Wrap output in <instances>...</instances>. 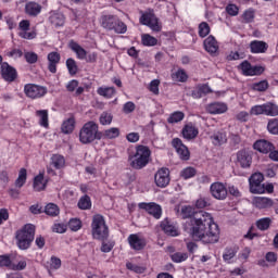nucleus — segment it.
<instances>
[{
    "label": "nucleus",
    "instance_id": "obj_1",
    "mask_svg": "<svg viewBox=\"0 0 278 278\" xmlns=\"http://www.w3.org/2000/svg\"><path fill=\"white\" fill-rule=\"evenodd\" d=\"M185 231L193 240H200L204 244H215L218 241V225L214 223L212 214L200 211L190 217L185 224Z\"/></svg>",
    "mask_w": 278,
    "mask_h": 278
},
{
    "label": "nucleus",
    "instance_id": "obj_2",
    "mask_svg": "<svg viewBox=\"0 0 278 278\" xmlns=\"http://www.w3.org/2000/svg\"><path fill=\"white\" fill-rule=\"evenodd\" d=\"M151 160V150L147 146H138L135 153L130 154L128 162L135 170H142Z\"/></svg>",
    "mask_w": 278,
    "mask_h": 278
},
{
    "label": "nucleus",
    "instance_id": "obj_3",
    "mask_svg": "<svg viewBox=\"0 0 278 278\" xmlns=\"http://www.w3.org/2000/svg\"><path fill=\"white\" fill-rule=\"evenodd\" d=\"M91 231L96 240H108V238H110V228L108 227L103 215L97 214L93 216Z\"/></svg>",
    "mask_w": 278,
    "mask_h": 278
},
{
    "label": "nucleus",
    "instance_id": "obj_4",
    "mask_svg": "<svg viewBox=\"0 0 278 278\" xmlns=\"http://www.w3.org/2000/svg\"><path fill=\"white\" fill-rule=\"evenodd\" d=\"M97 139L101 140L99 124L94 122L86 123L79 131V140L81 144H90V142H94Z\"/></svg>",
    "mask_w": 278,
    "mask_h": 278
},
{
    "label": "nucleus",
    "instance_id": "obj_5",
    "mask_svg": "<svg viewBox=\"0 0 278 278\" xmlns=\"http://www.w3.org/2000/svg\"><path fill=\"white\" fill-rule=\"evenodd\" d=\"M36 233V227L31 224L25 225L21 230L16 232L17 247L22 251L29 249L31 242H34V236Z\"/></svg>",
    "mask_w": 278,
    "mask_h": 278
},
{
    "label": "nucleus",
    "instance_id": "obj_6",
    "mask_svg": "<svg viewBox=\"0 0 278 278\" xmlns=\"http://www.w3.org/2000/svg\"><path fill=\"white\" fill-rule=\"evenodd\" d=\"M264 175L262 173H254L249 178L250 192L252 194H264Z\"/></svg>",
    "mask_w": 278,
    "mask_h": 278
},
{
    "label": "nucleus",
    "instance_id": "obj_7",
    "mask_svg": "<svg viewBox=\"0 0 278 278\" xmlns=\"http://www.w3.org/2000/svg\"><path fill=\"white\" fill-rule=\"evenodd\" d=\"M141 25H146L147 27H150L152 31H162V24L160 23V20L156 18L155 14L149 12L143 13L140 17Z\"/></svg>",
    "mask_w": 278,
    "mask_h": 278
},
{
    "label": "nucleus",
    "instance_id": "obj_8",
    "mask_svg": "<svg viewBox=\"0 0 278 278\" xmlns=\"http://www.w3.org/2000/svg\"><path fill=\"white\" fill-rule=\"evenodd\" d=\"M24 93L28 99H41L47 94V88L34 84H27L24 86Z\"/></svg>",
    "mask_w": 278,
    "mask_h": 278
},
{
    "label": "nucleus",
    "instance_id": "obj_9",
    "mask_svg": "<svg viewBox=\"0 0 278 278\" xmlns=\"http://www.w3.org/2000/svg\"><path fill=\"white\" fill-rule=\"evenodd\" d=\"M210 192L217 201H225L227 199V186L223 182H213L210 187Z\"/></svg>",
    "mask_w": 278,
    "mask_h": 278
},
{
    "label": "nucleus",
    "instance_id": "obj_10",
    "mask_svg": "<svg viewBox=\"0 0 278 278\" xmlns=\"http://www.w3.org/2000/svg\"><path fill=\"white\" fill-rule=\"evenodd\" d=\"M154 181L157 188H166L170 184V170L166 167L160 168L154 175Z\"/></svg>",
    "mask_w": 278,
    "mask_h": 278
},
{
    "label": "nucleus",
    "instance_id": "obj_11",
    "mask_svg": "<svg viewBox=\"0 0 278 278\" xmlns=\"http://www.w3.org/2000/svg\"><path fill=\"white\" fill-rule=\"evenodd\" d=\"M127 242L132 251H142L147 247V239L140 233H131L127 238Z\"/></svg>",
    "mask_w": 278,
    "mask_h": 278
},
{
    "label": "nucleus",
    "instance_id": "obj_12",
    "mask_svg": "<svg viewBox=\"0 0 278 278\" xmlns=\"http://www.w3.org/2000/svg\"><path fill=\"white\" fill-rule=\"evenodd\" d=\"M239 68L245 77H253L255 75H262L264 73V67L262 66H253L249 61H243Z\"/></svg>",
    "mask_w": 278,
    "mask_h": 278
},
{
    "label": "nucleus",
    "instance_id": "obj_13",
    "mask_svg": "<svg viewBox=\"0 0 278 278\" xmlns=\"http://www.w3.org/2000/svg\"><path fill=\"white\" fill-rule=\"evenodd\" d=\"M140 210H144L150 214L151 216L155 217L156 219L162 218V206H160L155 202H150V203H139Z\"/></svg>",
    "mask_w": 278,
    "mask_h": 278
},
{
    "label": "nucleus",
    "instance_id": "obj_14",
    "mask_svg": "<svg viewBox=\"0 0 278 278\" xmlns=\"http://www.w3.org/2000/svg\"><path fill=\"white\" fill-rule=\"evenodd\" d=\"M1 75L4 81H16V77H18V73L16 68L8 64L7 62L1 64Z\"/></svg>",
    "mask_w": 278,
    "mask_h": 278
},
{
    "label": "nucleus",
    "instance_id": "obj_15",
    "mask_svg": "<svg viewBox=\"0 0 278 278\" xmlns=\"http://www.w3.org/2000/svg\"><path fill=\"white\" fill-rule=\"evenodd\" d=\"M172 144L176 150V153H178L180 160H185V161L190 160V150H188V147H186V144L181 142V139L179 138L173 139Z\"/></svg>",
    "mask_w": 278,
    "mask_h": 278
},
{
    "label": "nucleus",
    "instance_id": "obj_16",
    "mask_svg": "<svg viewBox=\"0 0 278 278\" xmlns=\"http://www.w3.org/2000/svg\"><path fill=\"white\" fill-rule=\"evenodd\" d=\"M29 20H22L18 24L20 27V33L18 36L20 38H24V40H34L36 38V31H30L29 33Z\"/></svg>",
    "mask_w": 278,
    "mask_h": 278
},
{
    "label": "nucleus",
    "instance_id": "obj_17",
    "mask_svg": "<svg viewBox=\"0 0 278 278\" xmlns=\"http://www.w3.org/2000/svg\"><path fill=\"white\" fill-rule=\"evenodd\" d=\"M205 110L208 114L216 115V114H225V112H227L229 108L225 102H212L206 105Z\"/></svg>",
    "mask_w": 278,
    "mask_h": 278
},
{
    "label": "nucleus",
    "instance_id": "obj_18",
    "mask_svg": "<svg viewBox=\"0 0 278 278\" xmlns=\"http://www.w3.org/2000/svg\"><path fill=\"white\" fill-rule=\"evenodd\" d=\"M252 205L257 207V210H268V207H273V199L266 197H255L252 199Z\"/></svg>",
    "mask_w": 278,
    "mask_h": 278
},
{
    "label": "nucleus",
    "instance_id": "obj_19",
    "mask_svg": "<svg viewBox=\"0 0 278 278\" xmlns=\"http://www.w3.org/2000/svg\"><path fill=\"white\" fill-rule=\"evenodd\" d=\"M253 147L255 151L260 153H270V151H275V146L266 139L257 140Z\"/></svg>",
    "mask_w": 278,
    "mask_h": 278
},
{
    "label": "nucleus",
    "instance_id": "obj_20",
    "mask_svg": "<svg viewBox=\"0 0 278 278\" xmlns=\"http://www.w3.org/2000/svg\"><path fill=\"white\" fill-rule=\"evenodd\" d=\"M42 12V5L38 2L29 1L25 4V14L28 16H38Z\"/></svg>",
    "mask_w": 278,
    "mask_h": 278
},
{
    "label": "nucleus",
    "instance_id": "obj_21",
    "mask_svg": "<svg viewBox=\"0 0 278 278\" xmlns=\"http://www.w3.org/2000/svg\"><path fill=\"white\" fill-rule=\"evenodd\" d=\"M251 53H266L268 51V43L266 41L253 40L250 42Z\"/></svg>",
    "mask_w": 278,
    "mask_h": 278
},
{
    "label": "nucleus",
    "instance_id": "obj_22",
    "mask_svg": "<svg viewBox=\"0 0 278 278\" xmlns=\"http://www.w3.org/2000/svg\"><path fill=\"white\" fill-rule=\"evenodd\" d=\"M60 53L58 52H50L48 54V71H50V73H58V64H60Z\"/></svg>",
    "mask_w": 278,
    "mask_h": 278
},
{
    "label": "nucleus",
    "instance_id": "obj_23",
    "mask_svg": "<svg viewBox=\"0 0 278 278\" xmlns=\"http://www.w3.org/2000/svg\"><path fill=\"white\" fill-rule=\"evenodd\" d=\"M237 163L241 168H249L252 163L251 155L247 151H239L237 153Z\"/></svg>",
    "mask_w": 278,
    "mask_h": 278
},
{
    "label": "nucleus",
    "instance_id": "obj_24",
    "mask_svg": "<svg viewBox=\"0 0 278 278\" xmlns=\"http://www.w3.org/2000/svg\"><path fill=\"white\" fill-rule=\"evenodd\" d=\"M204 49L207 51V53H211V55L218 51V41H216L214 36H208L204 40Z\"/></svg>",
    "mask_w": 278,
    "mask_h": 278
},
{
    "label": "nucleus",
    "instance_id": "obj_25",
    "mask_svg": "<svg viewBox=\"0 0 278 278\" xmlns=\"http://www.w3.org/2000/svg\"><path fill=\"white\" fill-rule=\"evenodd\" d=\"M68 47L71 50L74 51V53H76V56L78 58V60H86L88 52L86 51V49H84L81 46H79V43L72 40V41H70Z\"/></svg>",
    "mask_w": 278,
    "mask_h": 278
},
{
    "label": "nucleus",
    "instance_id": "obj_26",
    "mask_svg": "<svg viewBox=\"0 0 278 278\" xmlns=\"http://www.w3.org/2000/svg\"><path fill=\"white\" fill-rule=\"evenodd\" d=\"M236 255H238L237 247L226 248L223 252V260L226 264H233Z\"/></svg>",
    "mask_w": 278,
    "mask_h": 278
},
{
    "label": "nucleus",
    "instance_id": "obj_27",
    "mask_svg": "<svg viewBox=\"0 0 278 278\" xmlns=\"http://www.w3.org/2000/svg\"><path fill=\"white\" fill-rule=\"evenodd\" d=\"M35 116H37L40 127H45V129H49V111L37 110L35 112Z\"/></svg>",
    "mask_w": 278,
    "mask_h": 278
},
{
    "label": "nucleus",
    "instance_id": "obj_28",
    "mask_svg": "<svg viewBox=\"0 0 278 278\" xmlns=\"http://www.w3.org/2000/svg\"><path fill=\"white\" fill-rule=\"evenodd\" d=\"M49 21L54 27H64L65 17L62 13L51 12Z\"/></svg>",
    "mask_w": 278,
    "mask_h": 278
},
{
    "label": "nucleus",
    "instance_id": "obj_29",
    "mask_svg": "<svg viewBox=\"0 0 278 278\" xmlns=\"http://www.w3.org/2000/svg\"><path fill=\"white\" fill-rule=\"evenodd\" d=\"M182 136L186 140H194V138L199 136V129L193 125H186L182 129Z\"/></svg>",
    "mask_w": 278,
    "mask_h": 278
},
{
    "label": "nucleus",
    "instance_id": "obj_30",
    "mask_svg": "<svg viewBox=\"0 0 278 278\" xmlns=\"http://www.w3.org/2000/svg\"><path fill=\"white\" fill-rule=\"evenodd\" d=\"M211 140H213V144L215 147H220V144H225V142H227V132L224 130L216 131L211 137Z\"/></svg>",
    "mask_w": 278,
    "mask_h": 278
},
{
    "label": "nucleus",
    "instance_id": "obj_31",
    "mask_svg": "<svg viewBox=\"0 0 278 278\" xmlns=\"http://www.w3.org/2000/svg\"><path fill=\"white\" fill-rule=\"evenodd\" d=\"M161 229H163L167 236H172L173 238L179 236V231L175 226L170 225L168 219H165L161 223Z\"/></svg>",
    "mask_w": 278,
    "mask_h": 278
},
{
    "label": "nucleus",
    "instance_id": "obj_32",
    "mask_svg": "<svg viewBox=\"0 0 278 278\" xmlns=\"http://www.w3.org/2000/svg\"><path fill=\"white\" fill-rule=\"evenodd\" d=\"M210 92H212V88L207 85H202L194 88L191 97H193V99H201L203 94H210Z\"/></svg>",
    "mask_w": 278,
    "mask_h": 278
},
{
    "label": "nucleus",
    "instance_id": "obj_33",
    "mask_svg": "<svg viewBox=\"0 0 278 278\" xmlns=\"http://www.w3.org/2000/svg\"><path fill=\"white\" fill-rule=\"evenodd\" d=\"M118 18L114 15H104L101 20V25L104 29L112 30L114 29V25H116V21Z\"/></svg>",
    "mask_w": 278,
    "mask_h": 278
},
{
    "label": "nucleus",
    "instance_id": "obj_34",
    "mask_svg": "<svg viewBox=\"0 0 278 278\" xmlns=\"http://www.w3.org/2000/svg\"><path fill=\"white\" fill-rule=\"evenodd\" d=\"M170 77L176 83L186 84V81H188V73L182 68L173 72Z\"/></svg>",
    "mask_w": 278,
    "mask_h": 278
},
{
    "label": "nucleus",
    "instance_id": "obj_35",
    "mask_svg": "<svg viewBox=\"0 0 278 278\" xmlns=\"http://www.w3.org/2000/svg\"><path fill=\"white\" fill-rule=\"evenodd\" d=\"M47 188V179H45V174H39L34 179V190L40 192Z\"/></svg>",
    "mask_w": 278,
    "mask_h": 278
},
{
    "label": "nucleus",
    "instance_id": "obj_36",
    "mask_svg": "<svg viewBox=\"0 0 278 278\" xmlns=\"http://www.w3.org/2000/svg\"><path fill=\"white\" fill-rule=\"evenodd\" d=\"M51 165L56 168V170H60L66 166V160L61 154H54L51 157Z\"/></svg>",
    "mask_w": 278,
    "mask_h": 278
},
{
    "label": "nucleus",
    "instance_id": "obj_37",
    "mask_svg": "<svg viewBox=\"0 0 278 278\" xmlns=\"http://www.w3.org/2000/svg\"><path fill=\"white\" fill-rule=\"evenodd\" d=\"M97 93L104 99H112L116 94V89L114 87H99Z\"/></svg>",
    "mask_w": 278,
    "mask_h": 278
},
{
    "label": "nucleus",
    "instance_id": "obj_38",
    "mask_svg": "<svg viewBox=\"0 0 278 278\" xmlns=\"http://www.w3.org/2000/svg\"><path fill=\"white\" fill-rule=\"evenodd\" d=\"M61 130L63 134H73L75 130V118L70 117L65 119L61 126Z\"/></svg>",
    "mask_w": 278,
    "mask_h": 278
},
{
    "label": "nucleus",
    "instance_id": "obj_39",
    "mask_svg": "<svg viewBox=\"0 0 278 278\" xmlns=\"http://www.w3.org/2000/svg\"><path fill=\"white\" fill-rule=\"evenodd\" d=\"M102 136L106 138V140H114L121 136V129L117 127L108 128L103 131Z\"/></svg>",
    "mask_w": 278,
    "mask_h": 278
},
{
    "label": "nucleus",
    "instance_id": "obj_40",
    "mask_svg": "<svg viewBox=\"0 0 278 278\" xmlns=\"http://www.w3.org/2000/svg\"><path fill=\"white\" fill-rule=\"evenodd\" d=\"M27 184V169L21 168L15 180V188H23Z\"/></svg>",
    "mask_w": 278,
    "mask_h": 278
},
{
    "label": "nucleus",
    "instance_id": "obj_41",
    "mask_svg": "<svg viewBox=\"0 0 278 278\" xmlns=\"http://www.w3.org/2000/svg\"><path fill=\"white\" fill-rule=\"evenodd\" d=\"M27 268V260L23 257H14L13 265H11V270H25Z\"/></svg>",
    "mask_w": 278,
    "mask_h": 278
},
{
    "label": "nucleus",
    "instance_id": "obj_42",
    "mask_svg": "<svg viewBox=\"0 0 278 278\" xmlns=\"http://www.w3.org/2000/svg\"><path fill=\"white\" fill-rule=\"evenodd\" d=\"M141 45H143V47H155L157 45V38L149 34H143L141 36Z\"/></svg>",
    "mask_w": 278,
    "mask_h": 278
},
{
    "label": "nucleus",
    "instance_id": "obj_43",
    "mask_svg": "<svg viewBox=\"0 0 278 278\" xmlns=\"http://www.w3.org/2000/svg\"><path fill=\"white\" fill-rule=\"evenodd\" d=\"M265 104V116H278V105L273 102H267Z\"/></svg>",
    "mask_w": 278,
    "mask_h": 278
},
{
    "label": "nucleus",
    "instance_id": "obj_44",
    "mask_svg": "<svg viewBox=\"0 0 278 278\" xmlns=\"http://www.w3.org/2000/svg\"><path fill=\"white\" fill-rule=\"evenodd\" d=\"M99 121H100V125H103V126L112 125V121H114V115H112L108 111H104L101 113Z\"/></svg>",
    "mask_w": 278,
    "mask_h": 278
},
{
    "label": "nucleus",
    "instance_id": "obj_45",
    "mask_svg": "<svg viewBox=\"0 0 278 278\" xmlns=\"http://www.w3.org/2000/svg\"><path fill=\"white\" fill-rule=\"evenodd\" d=\"M270 223H273V219L270 217H263L256 222V227L260 229V231H266L270 227Z\"/></svg>",
    "mask_w": 278,
    "mask_h": 278
},
{
    "label": "nucleus",
    "instance_id": "obj_46",
    "mask_svg": "<svg viewBox=\"0 0 278 278\" xmlns=\"http://www.w3.org/2000/svg\"><path fill=\"white\" fill-rule=\"evenodd\" d=\"M170 260L175 264H181V262H186V260H188V253L175 252V253L170 254Z\"/></svg>",
    "mask_w": 278,
    "mask_h": 278
},
{
    "label": "nucleus",
    "instance_id": "obj_47",
    "mask_svg": "<svg viewBox=\"0 0 278 278\" xmlns=\"http://www.w3.org/2000/svg\"><path fill=\"white\" fill-rule=\"evenodd\" d=\"M45 213L47 216H59L60 207L54 203H49L45 207Z\"/></svg>",
    "mask_w": 278,
    "mask_h": 278
},
{
    "label": "nucleus",
    "instance_id": "obj_48",
    "mask_svg": "<svg viewBox=\"0 0 278 278\" xmlns=\"http://www.w3.org/2000/svg\"><path fill=\"white\" fill-rule=\"evenodd\" d=\"M14 262V256L1 255L0 256V266L9 268L12 270V265Z\"/></svg>",
    "mask_w": 278,
    "mask_h": 278
},
{
    "label": "nucleus",
    "instance_id": "obj_49",
    "mask_svg": "<svg viewBox=\"0 0 278 278\" xmlns=\"http://www.w3.org/2000/svg\"><path fill=\"white\" fill-rule=\"evenodd\" d=\"M185 114L181 111H176L169 115L167 118V123L174 124V123H181V119L185 118Z\"/></svg>",
    "mask_w": 278,
    "mask_h": 278
},
{
    "label": "nucleus",
    "instance_id": "obj_50",
    "mask_svg": "<svg viewBox=\"0 0 278 278\" xmlns=\"http://www.w3.org/2000/svg\"><path fill=\"white\" fill-rule=\"evenodd\" d=\"M243 23H253L255 21V11L254 9L250 8L245 10L242 14Z\"/></svg>",
    "mask_w": 278,
    "mask_h": 278
},
{
    "label": "nucleus",
    "instance_id": "obj_51",
    "mask_svg": "<svg viewBox=\"0 0 278 278\" xmlns=\"http://www.w3.org/2000/svg\"><path fill=\"white\" fill-rule=\"evenodd\" d=\"M267 131L274 136H278V118L269 119L267 123Z\"/></svg>",
    "mask_w": 278,
    "mask_h": 278
},
{
    "label": "nucleus",
    "instance_id": "obj_52",
    "mask_svg": "<svg viewBox=\"0 0 278 278\" xmlns=\"http://www.w3.org/2000/svg\"><path fill=\"white\" fill-rule=\"evenodd\" d=\"M66 67L70 75H77V71H79V68L77 67V62H75V59H71V58L67 59Z\"/></svg>",
    "mask_w": 278,
    "mask_h": 278
},
{
    "label": "nucleus",
    "instance_id": "obj_53",
    "mask_svg": "<svg viewBox=\"0 0 278 278\" xmlns=\"http://www.w3.org/2000/svg\"><path fill=\"white\" fill-rule=\"evenodd\" d=\"M197 175V169L194 167H186L180 172V177L182 179H192Z\"/></svg>",
    "mask_w": 278,
    "mask_h": 278
},
{
    "label": "nucleus",
    "instance_id": "obj_54",
    "mask_svg": "<svg viewBox=\"0 0 278 278\" xmlns=\"http://www.w3.org/2000/svg\"><path fill=\"white\" fill-rule=\"evenodd\" d=\"M78 207L80 210H90V207H92V202L90 201V197L85 195L80 198V200L78 201Z\"/></svg>",
    "mask_w": 278,
    "mask_h": 278
},
{
    "label": "nucleus",
    "instance_id": "obj_55",
    "mask_svg": "<svg viewBox=\"0 0 278 278\" xmlns=\"http://www.w3.org/2000/svg\"><path fill=\"white\" fill-rule=\"evenodd\" d=\"M113 30L115 31V34H126L127 25L117 18L113 27Z\"/></svg>",
    "mask_w": 278,
    "mask_h": 278
},
{
    "label": "nucleus",
    "instance_id": "obj_56",
    "mask_svg": "<svg viewBox=\"0 0 278 278\" xmlns=\"http://www.w3.org/2000/svg\"><path fill=\"white\" fill-rule=\"evenodd\" d=\"M62 268V260L58 256H51L50 258V269L51 270H60Z\"/></svg>",
    "mask_w": 278,
    "mask_h": 278
},
{
    "label": "nucleus",
    "instance_id": "obj_57",
    "mask_svg": "<svg viewBox=\"0 0 278 278\" xmlns=\"http://www.w3.org/2000/svg\"><path fill=\"white\" fill-rule=\"evenodd\" d=\"M68 228L71 231H79V229H81V220L79 218L70 219Z\"/></svg>",
    "mask_w": 278,
    "mask_h": 278
},
{
    "label": "nucleus",
    "instance_id": "obj_58",
    "mask_svg": "<svg viewBox=\"0 0 278 278\" xmlns=\"http://www.w3.org/2000/svg\"><path fill=\"white\" fill-rule=\"evenodd\" d=\"M210 34V24H207L206 22H202L199 25V36L201 38H205V36H207Z\"/></svg>",
    "mask_w": 278,
    "mask_h": 278
},
{
    "label": "nucleus",
    "instance_id": "obj_59",
    "mask_svg": "<svg viewBox=\"0 0 278 278\" xmlns=\"http://www.w3.org/2000/svg\"><path fill=\"white\" fill-rule=\"evenodd\" d=\"M115 244L116 243L113 240H110V241L102 240V245L100 250L102 251V253H110V251L114 249Z\"/></svg>",
    "mask_w": 278,
    "mask_h": 278
},
{
    "label": "nucleus",
    "instance_id": "obj_60",
    "mask_svg": "<svg viewBox=\"0 0 278 278\" xmlns=\"http://www.w3.org/2000/svg\"><path fill=\"white\" fill-rule=\"evenodd\" d=\"M252 116H260L261 114L265 115V104L254 105L250 110Z\"/></svg>",
    "mask_w": 278,
    "mask_h": 278
},
{
    "label": "nucleus",
    "instance_id": "obj_61",
    "mask_svg": "<svg viewBox=\"0 0 278 278\" xmlns=\"http://www.w3.org/2000/svg\"><path fill=\"white\" fill-rule=\"evenodd\" d=\"M253 90H257L258 92H264L268 90V81L262 80L252 85Z\"/></svg>",
    "mask_w": 278,
    "mask_h": 278
},
{
    "label": "nucleus",
    "instance_id": "obj_62",
    "mask_svg": "<svg viewBox=\"0 0 278 278\" xmlns=\"http://www.w3.org/2000/svg\"><path fill=\"white\" fill-rule=\"evenodd\" d=\"M24 58L28 64H36L38 62V54L35 52H25Z\"/></svg>",
    "mask_w": 278,
    "mask_h": 278
},
{
    "label": "nucleus",
    "instance_id": "obj_63",
    "mask_svg": "<svg viewBox=\"0 0 278 278\" xmlns=\"http://www.w3.org/2000/svg\"><path fill=\"white\" fill-rule=\"evenodd\" d=\"M66 229H68L66 224H54L52 226V231L54 233H66Z\"/></svg>",
    "mask_w": 278,
    "mask_h": 278
},
{
    "label": "nucleus",
    "instance_id": "obj_64",
    "mask_svg": "<svg viewBox=\"0 0 278 278\" xmlns=\"http://www.w3.org/2000/svg\"><path fill=\"white\" fill-rule=\"evenodd\" d=\"M194 214V208L192 206H182L181 207V216L182 218H190Z\"/></svg>",
    "mask_w": 278,
    "mask_h": 278
}]
</instances>
